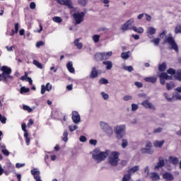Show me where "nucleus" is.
I'll list each match as a JSON object with an SVG mask.
<instances>
[{
  "label": "nucleus",
  "instance_id": "obj_1",
  "mask_svg": "<svg viewBox=\"0 0 181 181\" xmlns=\"http://www.w3.org/2000/svg\"><path fill=\"white\" fill-rule=\"evenodd\" d=\"M110 151L106 150L105 151H101L100 149L96 148L93 151L92 158L97 161L98 163L105 160L107 156H108Z\"/></svg>",
  "mask_w": 181,
  "mask_h": 181
},
{
  "label": "nucleus",
  "instance_id": "obj_30",
  "mask_svg": "<svg viewBox=\"0 0 181 181\" xmlns=\"http://www.w3.org/2000/svg\"><path fill=\"white\" fill-rule=\"evenodd\" d=\"M161 78H165V80H173V76L168 75L166 72L161 74Z\"/></svg>",
  "mask_w": 181,
  "mask_h": 181
},
{
  "label": "nucleus",
  "instance_id": "obj_61",
  "mask_svg": "<svg viewBox=\"0 0 181 181\" xmlns=\"http://www.w3.org/2000/svg\"><path fill=\"white\" fill-rule=\"evenodd\" d=\"M134 86H136V87H138V88H142L143 84H142V83H141V82L136 81V82L134 83Z\"/></svg>",
  "mask_w": 181,
  "mask_h": 181
},
{
  "label": "nucleus",
  "instance_id": "obj_38",
  "mask_svg": "<svg viewBox=\"0 0 181 181\" xmlns=\"http://www.w3.org/2000/svg\"><path fill=\"white\" fill-rule=\"evenodd\" d=\"M24 138L25 139V144L27 146H29L30 144V138H29L28 133H24Z\"/></svg>",
  "mask_w": 181,
  "mask_h": 181
},
{
  "label": "nucleus",
  "instance_id": "obj_17",
  "mask_svg": "<svg viewBox=\"0 0 181 181\" xmlns=\"http://www.w3.org/2000/svg\"><path fill=\"white\" fill-rule=\"evenodd\" d=\"M89 77L90 78H97L98 77V71L95 66L92 67Z\"/></svg>",
  "mask_w": 181,
  "mask_h": 181
},
{
  "label": "nucleus",
  "instance_id": "obj_63",
  "mask_svg": "<svg viewBox=\"0 0 181 181\" xmlns=\"http://www.w3.org/2000/svg\"><path fill=\"white\" fill-rule=\"evenodd\" d=\"M79 141L81 142H86L87 141V137H86L85 136H81L79 138Z\"/></svg>",
  "mask_w": 181,
  "mask_h": 181
},
{
  "label": "nucleus",
  "instance_id": "obj_11",
  "mask_svg": "<svg viewBox=\"0 0 181 181\" xmlns=\"http://www.w3.org/2000/svg\"><path fill=\"white\" fill-rule=\"evenodd\" d=\"M72 120L74 124H78L81 121V118L80 117V115L78 112L74 111L72 112Z\"/></svg>",
  "mask_w": 181,
  "mask_h": 181
},
{
  "label": "nucleus",
  "instance_id": "obj_7",
  "mask_svg": "<svg viewBox=\"0 0 181 181\" xmlns=\"http://www.w3.org/2000/svg\"><path fill=\"white\" fill-rule=\"evenodd\" d=\"M134 18H130L126 23L122 24L120 28L122 32H127V30H132V23H134Z\"/></svg>",
  "mask_w": 181,
  "mask_h": 181
},
{
  "label": "nucleus",
  "instance_id": "obj_19",
  "mask_svg": "<svg viewBox=\"0 0 181 181\" xmlns=\"http://www.w3.org/2000/svg\"><path fill=\"white\" fill-rule=\"evenodd\" d=\"M94 57L96 62H103V60H105L104 59H105L103 54V52H98L95 54Z\"/></svg>",
  "mask_w": 181,
  "mask_h": 181
},
{
  "label": "nucleus",
  "instance_id": "obj_51",
  "mask_svg": "<svg viewBox=\"0 0 181 181\" xmlns=\"http://www.w3.org/2000/svg\"><path fill=\"white\" fill-rule=\"evenodd\" d=\"M139 108V106L135 103L132 104V111H136Z\"/></svg>",
  "mask_w": 181,
  "mask_h": 181
},
{
  "label": "nucleus",
  "instance_id": "obj_26",
  "mask_svg": "<svg viewBox=\"0 0 181 181\" xmlns=\"http://www.w3.org/2000/svg\"><path fill=\"white\" fill-rule=\"evenodd\" d=\"M66 68L69 73H74L75 70L73 68V62H69L68 64H66Z\"/></svg>",
  "mask_w": 181,
  "mask_h": 181
},
{
  "label": "nucleus",
  "instance_id": "obj_6",
  "mask_svg": "<svg viewBox=\"0 0 181 181\" xmlns=\"http://www.w3.org/2000/svg\"><path fill=\"white\" fill-rule=\"evenodd\" d=\"M163 43H169L171 46L170 49L175 50L177 53H179V47L176 43V41H175V39H173V37H168L166 40H164Z\"/></svg>",
  "mask_w": 181,
  "mask_h": 181
},
{
  "label": "nucleus",
  "instance_id": "obj_37",
  "mask_svg": "<svg viewBox=\"0 0 181 181\" xmlns=\"http://www.w3.org/2000/svg\"><path fill=\"white\" fill-rule=\"evenodd\" d=\"M52 21H53V22H55L56 23H62V22H63V19L59 16L53 17Z\"/></svg>",
  "mask_w": 181,
  "mask_h": 181
},
{
  "label": "nucleus",
  "instance_id": "obj_59",
  "mask_svg": "<svg viewBox=\"0 0 181 181\" xmlns=\"http://www.w3.org/2000/svg\"><path fill=\"white\" fill-rule=\"evenodd\" d=\"M124 101H129L130 100H132V96L131 95H125L123 98Z\"/></svg>",
  "mask_w": 181,
  "mask_h": 181
},
{
  "label": "nucleus",
  "instance_id": "obj_39",
  "mask_svg": "<svg viewBox=\"0 0 181 181\" xmlns=\"http://www.w3.org/2000/svg\"><path fill=\"white\" fill-rule=\"evenodd\" d=\"M132 175L127 173V174L124 175L122 178V181H131Z\"/></svg>",
  "mask_w": 181,
  "mask_h": 181
},
{
  "label": "nucleus",
  "instance_id": "obj_5",
  "mask_svg": "<svg viewBox=\"0 0 181 181\" xmlns=\"http://www.w3.org/2000/svg\"><path fill=\"white\" fill-rule=\"evenodd\" d=\"M100 128L105 132V134H107V136H111V135L114 134L112 127H111L108 123L100 122Z\"/></svg>",
  "mask_w": 181,
  "mask_h": 181
},
{
  "label": "nucleus",
  "instance_id": "obj_40",
  "mask_svg": "<svg viewBox=\"0 0 181 181\" xmlns=\"http://www.w3.org/2000/svg\"><path fill=\"white\" fill-rule=\"evenodd\" d=\"M29 91H30V89H29V88H25V86H23L21 88L20 93L25 94V93H29Z\"/></svg>",
  "mask_w": 181,
  "mask_h": 181
},
{
  "label": "nucleus",
  "instance_id": "obj_20",
  "mask_svg": "<svg viewBox=\"0 0 181 181\" xmlns=\"http://www.w3.org/2000/svg\"><path fill=\"white\" fill-rule=\"evenodd\" d=\"M138 170H139V166L135 165V166L131 168L130 169H129L127 170V173L129 175H130V176H132V175H134V173H135L136 172H138Z\"/></svg>",
  "mask_w": 181,
  "mask_h": 181
},
{
  "label": "nucleus",
  "instance_id": "obj_31",
  "mask_svg": "<svg viewBox=\"0 0 181 181\" xmlns=\"http://www.w3.org/2000/svg\"><path fill=\"white\" fill-rule=\"evenodd\" d=\"M174 78L175 80H178V81H181V69H179L176 71V74L174 76Z\"/></svg>",
  "mask_w": 181,
  "mask_h": 181
},
{
  "label": "nucleus",
  "instance_id": "obj_32",
  "mask_svg": "<svg viewBox=\"0 0 181 181\" xmlns=\"http://www.w3.org/2000/svg\"><path fill=\"white\" fill-rule=\"evenodd\" d=\"M132 30L136 33H144V28L141 27L137 28L136 26H132Z\"/></svg>",
  "mask_w": 181,
  "mask_h": 181
},
{
  "label": "nucleus",
  "instance_id": "obj_13",
  "mask_svg": "<svg viewBox=\"0 0 181 181\" xmlns=\"http://www.w3.org/2000/svg\"><path fill=\"white\" fill-rule=\"evenodd\" d=\"M163 178L165 181H173L175 180V176H173V174L169 172H165L163 174Z\"/></svg>",
  "mask_w": 181,
  "mask_h": 181
},
{
  "label": "nucleus",
  "instance_id": "obj_64",
  "mask_svg": "<svg viewBox=\"0 0 181 181\" xmlns=\"http://www.w3.org/2000/svg\"><path fill=\"white\" fill-rule=\"evenodd\" d=\"M23 166H25V163H17L16 164V168H17V169H19L20 168H23Z\"/></svg>",
  "mask_w": 181,
  "mask_h": 181
},
{
  "label": "nucleus",
  "instance_id": "obj_62",
  "mask_svg": "<svg viewBox=\"0 0 181 181\" xmlns=\"http://www.w3.org/2000/svg\"><path fill=\"white\" fill-rule=\"evenodd\" d=\"M28 78H29V77H28V73L26 72H25V76L21 77L22 81H25V80H28Z\"/></svg>",
  "mask_w": 181,
  "mask_h": 181
},
{
  "label": "nucleus",
  "instance_id": "obj_45",
  "mask_svg": "<svg viewBox=\"0 0 181 181\" xmlns=\"http://www.w3.org/2000/svg\"><path fill=\"white\" fill-rule=\"evenodd\" d=\"M69 129L70 132H74V131H76V129H78V126H77V125H69Z\"/></svg>",
  "mask_w": 181,
  "mask_h": 181
},
{
  "label": "nucleus",
  "instance_id": "obj_41",
  "mask_svg": "<svg viewBox=\"0 0 181 181\" xmlns=\"http://www.w3.org/2000/svg\"><path fill=\"white\" fill-rule=\"evenodd\" d=\"M123 69L126 71H129V73H132V71H134V67H132V66H124Z\"/></svg>",
  "mask_w": 181,
  "mask_h": 181
},
{
  "label": "nucleus",
  "instance_id": "obj_50",
  "mask_svg": "<svg viewBox=\"0 0 181 181\" xmlns=\"http://www.w3.org/2000/svg\"><path fill=\"white\" fill-rule=\"evenodd\" d=\"M100 94L103 100H108V98H110V96L108 95V94L105 93V92H101Z\"/></svg>",
  "mask_w": 181,
  "mask_h": 181
},
{
  "label": "nucleus",
  "instance_id": "obj_18",
  "mask_svg": "<svg viewBox=\"0 0 181 181\" xmlns=\"http://www.w3.org/2000/svg\"><path fill=\"white\" fill-rule=\"evenodd\" d=\"M168 161L174 166H176L179 163V158L175 156H170L168 158Z\"/></svg>",
  "mask_w": 181,
  "mask_h": 181
},
{
  "label": "nucleus",
  "instance_id": "obj_49",
  "mask_svg": "<svg viewBox=\"0 0 181 181\" xmlns=\"http://www.w3.org/2000/svg\"><path fill=\"white\" fill-rule=\"evenodd\" d=\"M23 110H24L25 111H28V112H32V108L26 105H24L23 106Z\"/></svg>",
  "mask_w": 181,
  "mask_h": 181
},
{
  "label": "nucleus",
  "instance_id": "obj_14",
  "mask_svg": "<svg viewBox=\"0 0 181 181\" xmlns=\"http://www.w3.org/2000/svg\"><path fill=\"white\" fill-rule=\"evenodd\" d=\"M52 90V84L50 83H47L46 86H41V94H45L46 91H50Z\"/></svg>",
  "mask_w": 181,
  "mask_h": 181
},
{
  "label": "nucleus",
  "instance_id": "obj_28",
  "mask_svg": "<svg viewBox=\"0 0 181 181\" xmlns=\"http://www.w3.org/2000/svg\"><path fill=\"white\" fill-rule=\"evenodd\" d=\"M102 54H103L104 60H108V59L112 56V52L111 51L107 52H102Z\"/></svg>",
  "mask_w": 181,
  "mask_h": 181
},
{
  "label": "nucleus",
  "instance_id": "obj_9",
  "mask_svg": "<svg viewBox=\"0 0 181 181\" xmlns=\"http://www.w3.org/2000/svg\"><path fill=\"white\" fill-rule=\"evenodd\" d=\"M4 175H6V176H8V175L12 173V172L15 170V166L12 165V163H8L6 164L5 166H4Z\"/></svg>",
  "mask_w": 181,
  "mask_h": 181
},
{
  "label": "nucleus",
  "instance_id": "obj_54",
  "mask_svg": "<svg viewBox=\"0 0 181 181\" xmlns=\"http://www.w3.org/2000/svg\"><path fill=\"white\" fill-rule=\"evenodd\" d=\"M166 33H167L166 30H163V32L159 34V37H160L161 39H163L165 36H166Z\"/></svg>",
  "mask_w": 181,
  "mask_h": 181
},
{
  "label": "nucleus",
  "instance_id": "obj_15",
  "mask_svg": "<svg viewBox=\"0 0 181 181\" xmlns=\"http://www.w3.org/2000/svg\"><path fill=\"white\" fill-rule=\"evenodd\" d=\"M141 105L143 107H145L146 109L149 108V110H155V106H153V104L149 103V100H148L143 101Z\"/></svg>",
  "mask_w": 181,
  "mask_h": 181
},
{
  "label": "nucleus",
  "instance_id": "obj_8",
  "mask_svg": "<svg viewBox=\"0 0 181 181\" xmlns=\"http://www.w3.org/2000/svg\"><path fill=\"white\" fill-rule=\"evenodd\" d=\"M141 153H148V155H152L153 153V150L152 149V143L151 141H146V148H142L141 149Z\"/></svg>",
  "mask_w": 181,
  "mask_h": 181
},
{
  "label": "nucleus",
  "instance_id": "obj_44",
  "mask_svg": "<svg viewBox=\"0 0 181 181\" xmlns=\"http://www.w3.org/2000/svg\"><path fill=\"white\" fill-rule=\"evenodd\" d=\"M109 81L107 79H106L105 78H101L99 81H98V83L100 84V85H103V84H108Z\"/></svg>",
  "mask_w": 181,
  "mask_h": 181
},
{
  "label": "nucleus",
  "instance_id": "obj_52",
  "mask_svg": "<svg viewBox=\"0 0 181 181\" xmlns=\"http://www.w3.org/2000/svg\"><path fill=\"white\" fill-rule=\"evenodd\" d=\"M163 130V129H162V127H158L157 129H155L153 132V134H160V132H162V131Z\"/></svg>",
  "mask_w": 181,
  "mask_h": 181
},
{
  "label": "nucleus",
  "instance_id": "obj_25",
  "mask_svg": "<svg viewBox=\"0 0 181 181\" xmlns=\"http://www.w3.org/2000/svg\"><path fill=\"white\" fill-rule=\"evenodd\" d=\"M74 43L77 49H79V50L83 49V43L80 42V38L76 39Z\"/></svg>",
  "mask_w": 181,
  "mask_h": 181
},
{
  "label": "nucleus",
  "instance_id": "obj_57",
  "mask_svg": "<svg viewBox=\"0 0 181 181\" xmlns=\"http://www.w3.org/2000/svg\"><path fill=\"white\" fill-rule=\"evenodd\" d=\"M8 78H10V80H13V76H11V74L6 75V80H4V83H8Z\"/></svg>",
  "mask_w": 181,
  "mask_h": 181
},
{
  "label": "nucleus",
  "instance_id": "obj_23",
  "mask_svg": "<svg viewBox=\"0 0 181 181\" xmlns=\"http://www.w3.org/2000/svg\"><path fill=\"white\" fill-rule=\"evenodd\" d=\"M163 144H165L164 140H162V141L156 140L153 141V146H155V148H162V146H163Z\"/></svg>",
  "mask_w": 181,
  "mask_h": 181
},
{
  "label": "nucleus",
  "instance_id": "obj_58",
  "mask_svg": "<svg viewBox=\"0 0 181 181\" xmlns=\"http://www.w3.org/2000/svg\"><path fill=\"white\" fill-rule=\"evenodd\" d=\"M78 4L83 6H86L87 4V0H78Z\"/></svg>",
  "mask_w": 181,
  "mask_h": 181
},
{
  "label": "nucleus",
  "instance_id": "obj_29",
  "mask_svg": "<svg viewBox=\"0 0 181 181\" xmlns=\"http://www.w3.org/2000/svg\"><path fill=\"white\" fill-rule=\"evenodd\" d=\"M65 6H68L69 9H71L73 8V3L71 2V0H64V4Z\"/></svg>",
  "mask_w": 181,
  "mask_h": 181
},
{
  "label": "nucleus",
  "instance_id": "obj_34",
  "mask_svg": "<svg viewBox=\"0 0 181 181\" xmlns=\"http://www.w3.org/2000/svg\"><path fill=\"white\" fill-rule=\"evenodd\" d=\"M165 70H166V63L163 62L158 65V71H165Z\"/></svg>",
  "mask_w": 181,
  "mask_h": 181
},
{
  "label": "nucleus",
  "instance_id": "obj_2",
  "mask_svg": "<svg viewBox=\"0 0 181 181\" xmlns=\"http://www.w3.org/2000/svg\"><path fill=\"white\" fill-rule=\"evenodd\" d=\"M119 162V153L117 151H112L109 156L108 163L111 166H117Z\"/></svg>",
  "mask_w": 181,
  "mask_h": 181
},
{
  "label": "nucleus",
  "instance_id": "obj_12",
  "mask_svg": "<svg viewBox=\"0 0 181 181\" xmlns=\"http://www.w3.org/2000/svg\"><path fill=\"white\" fill-rule=\"evenodd\" d=\"M165 166V159L162 157L158 158V162L157 165L154 167L155 170H159V169L163 168Z\"/></svg>",
  "mask_w": 181,
  "mask_h": 181
},
{
  "label": "nucleus",
  "instance_id": "obj_43",
  "mask_svg": "<svg viewBox=\"0 0 181 181\" xmlns=\"http://www.w3.org/2000/svg\"><path fill=\"white\" fill-rule=\"evenodd\" d=\"M33 64L36 66L38 69H43V66L37 60L34 59L33 60Z\"/></svg>",
  "mask_w": 181,
  "mask_h": 181
},
{
  "label": "nucleus",
  "instance_id": "obj_47",
  "mask_svg": "<svg viewBox=\"0 0 181 181\" xmlns=\"http://www.w3.org/2000/svg\"><path fill=\"white\" fill-rule=\"evenodd\" d=\"M127 146H128V141L127 139H122V148H123V149H125V148Z\"/></svg>",
  "mask_w": 181,
  "mask_h": 181
},
{
  "label": "nucleus",
  "instance_id": "obj_60",
  "mask_svg": "<svg viewBox=\"0 0 181 181\" xmlns=\"http://www.w3.org/2000/svg\"><path fill=\"white\" fill-rule=\"evenodd\" d=\"M89 144L90 145H93V146H95V145H97V140L96 139H90L89 141Z\"/></svg>",
  "mask_w": 181,
  "mask_h": 181
},
{
  "label": "nucleus",
  "instance_id": "obj_16",
  "mask_svg": "<svg viewBox=\"0 0 181 181\" xmlns=\"http://www.w3.org/2000/svg\"><path fill=\"white\" fill-rule=\"evenodd\" d=\"M146 33L148 37H149V39H152V35L156 33V28L153 27H148L146 30Z\"/></svg>",
  "mask_w": 181,
  "mask_h": 181
},
{
  "label": "nucleus",
  "instance_id": "obj_35",
  "mask_svg": "<svg viewBox=\"0 0 181 181\" xmlns=\"http://www.w3.org/2000/svg\"><path fill=\"white\" fill-rule=\"evenodd\" d=\"M174 87L175 83L173 81L166 83V88L167 90H168V91H170V90H172V88H174Z\"/></svg>",
  "mask_w": 181,
  "mask_h": 181
},
{
  "label": "nucleus",
  "instance_id": "obj_42",
  "mask_svg": "<svg viewBox=\"0 0 181 181\" xmlns=\"http://www.w3.org/2000/svg\"><path fill=\"white\" fill-rule=\"evenodd\" d=\"M100 37H101V36H100L99 35H94L92 37V39L95 43H98L100 42Z\"/></svg>",
  "mask_w": 181,
  "mask_h": 181
},
{
  "label": "nucleus",
  "instance_id": "obj_55",
  "mask_svg": "<svg viewBox=\"0 0 181 181\" xmlns=\"http://www.w3.org/2000/svg\"><path fill=\"white\" fill-rule=\"evenodd\" d=\"M160 84H162V86H165V78H162V74H160Z\"/></svg>",
  "mask_w": 181,
  "mask_h": 181
},
{
  "label": "nucleus",
  "instance_id": "obj_3",
  "mask_svg": "<svg viewBox=\"0 0 181 181\" xmlns=\"http://www.w3.org/2000/svg\"><path fill=\"white\" fill-rule=\"evenodd\" d=\"M126 128L127 127L124 124L117 126L115 127V132L118 139H122V138H124V136H125Z\"/></svg>",
  "mask_w": 181,
  "mask_h": 181
},
{
  "label": "nucleus",
  "instance_id": "obj_4",
  "mask_svg": "<svg viewBox=\"0 0 181 181\" xmlns=\"http://www.w3.org/2000/svg\"><path fill=\"white\" fill-rule=\"evenodd\" d=\"M84 16H86V13L84 11L82 12H76L73 14V18L75 21V25H80L82 22H84Z\"/></svg>",
  "mask_w": 181,
  "mask_h": 181
},
{
  "label": "nucleus",
  "instance_id": "obj_27",
  "mask_svg": "<svg viewBox=\"0 0 181 181\" xmlns=\"http://www.w3.org/2000/svg\"><path fill=\"white\" fill-rule=\"evenodd\" d=\"M129 54H131V51L122 52L121 54V57H122V59H124V60H128V59H129Z\"/></svg>",
  "mask_w": 181,
  "mask_h": 181
},
{
  "label": "nucleus",
  "instance_id": "obj_21",
  "mask_svg": "<svg viewBox=\"0 0 181 181\" xmlns=\"http://www.w3.org/2000/svg\"><path fill=\"white\" fill-rule=\"evenodd\" d=\"M158 78H156V76H151V77H146L144 78V81L146 83H152L153 84H155V83H156Z\"/></svg>",
  "mask_w": 181,
  "mask_h": 181
},
{
  "label": "nucleus",
  "instance_id": "obj_22",
  "mask_svg": "<svg viewBox=\"0 0 181 181\" xmlns=\"http://www.w3.org/2000/svg\"><path fill=\"white\" fill-rule=\"evenodd\" d=\"M150 177L153 181L160 180V176L158 173H151Z\"/></svg>",
  "mask_w": 181,
  "mask_h": 181
},
{
  "label": "nucleus",
  "instance_id": "obj_46",
  "mask_svg": "<svg viewBox=\"0 0 181 181\" xmlns=\"http://www.w3.org/2000/svg\"><path fill=\"white\" fill-rule=\"evenodd\" d=\"M151 43H153L155 46H159V42H160V38H156L151 40Z\"/></svg>",
  "mask_w": 181,
  "mask_h": 181
},
{
  "label": "nucleus",
  "instance_id": "obj_36",
  "mask_svg": "<svg viewBox=\"0 0 181 181\" xmlns=\"http://www.w3.org/2000/svg\"><path fill=\"white\" fill-rule=\"evenodd\" d=\"M176 70L173 68H170L167 70V74H170V76H176Z\"/></svg>",
  "mask_w": 181,
  "mask_h": 181
},
{
  "label": "nucleus",
  "instance_id": "obj_24",
  "mask_svg": "<svg viewBox=\"0 0 181 181\" xmlns=\"http://www.w3.org/2000/svg\"><path fill=\"white\" fill-rule=\"evenodd\" d=\"M103 64L106 66V70H111L112 69V62L111 61H104Z\"/></svg>",
  "mask_w": 181,
  "mask_h": 181
},
{
  "label": "nucleus",
  "instance_id": "obj_10",
  "mask_svg": "<svg viewBox=\"0 0 181 181\" xmlns=\"http://www.w3.org/2000/svg\"><path fill=\"white\" fill-rule=\"evenodd\" d=\"M1 71H3L0 74V77H4V80H6V76L12 73V69L6 66H3L1 69Z\"/></svg>",
  "mask_w": 181,
  "mask_h": 181
},
{
  "label": "nucleus",
  "instance_id": "obj_48",
  "mask_svg": "<svg viewBox=\"0 0 181 181\" xmlns=\"http://www.w3.org/2000/svg\"><path fill=\"white\" fill-rule=\"evenodd\" d=\"M0 122L1 124H6V117L5 116H2L1 114H0Z\"/></svg>",
  "mask_w": 181,
  "mask_h": 181
},
{
  "label": "nucleus",
  "instance_id": "obj_56",
  "mask_svg": "<svg viewBox=\"0 0 181 181\" xmlns=\"http://www.w3.org/2000/svg\"><path fill=\"white\" fill-rule=\"evenodd\" d=\"M41 46H45V42L43 41H40V42H37L36 43V47L39 48Z\"/></svg>",
  "mask_w": 181,
  "mask_h": 181
},
{
  "label": "nucleus",
  "instance_id": "obj_33",
  "mask_svg": "<svg viewBox=\"0 0 181 181\" xmlns=\"http://www.w3.org/2000/svg\"><path fill=\"white\" fill-rule=\"evenodd\" d=\"M68 136L69 132H67V130H64L63 133L62 141H64V142H67L69 141Z\"/></svg>",
  "mask_w": 181,
  "mask_h": 181
},
{
  "label": "nucleus",
  "instance_id": "obj_53",
  "mask_svg": "<svg viewBox=\"0 0 181 181\" xmlns=\"http://www.w3.org/2000/svg\"><path fill=\"white\" fill-rule=\"evenodd\" d=\"M1 152L3 155H5V156H9L10 155L9 151H8L6 148L1 150Z\"/></svg>",
  "mask_w": 181,
  "mask_h": 181
}]
</instances>
